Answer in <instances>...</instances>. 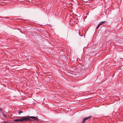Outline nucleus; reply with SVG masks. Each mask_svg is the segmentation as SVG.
Instances as JSON below:
<instances>
[{"label": "nucleus", "instance_id": "obj_4", "mask_svg": "<svg viewBox=\"0 0 123 123\" xmlns=\"http://www.w3.org/2000/svg\"><path fill=\"white\" fill-rule=\"evenodd\" d=\"M14 122H21V118L20 119H16L13 120Z\"/></svg>", "mask_w": 123, "mask_h": 123}, {"label": "nucleus", "instance_id": "obj_1", "mask_svg": "<svg viewBox=\"0 0 123 123\" xmlns=\"http://www.w3.org/2000/svg\"><path fill=\"white\" fill-rule=\"evenodd\" d=\"M29 118H32L37 121L38 120V119L36 117L34 116H28L26 117H23L21 118V122L31 121V119H29Z\"/></svg>", "mask_w": 123, "mask_h": 123}, {"label": "nucleus", "instance_id": "obj_9", "mask_svg": "<svg viewBox=\"0 0 123 123\" xmlns=\"http://www.w3.org/2000/svg\"><path fill=\"white\" fill-rule=\"evenodd\" d=\"M2 111V109L1 108H0V112L1 111Z\"/></svg>", "mask_w": 123, "mask_h": 123}, {"label": "nucleus", "instance_id": "obj_5", "mask_svg": "<svg viewBox=\"0 0 123 123\" xmlns=\"http://www.w3.org/2000/svg\"><path fill=\"white\" fill-rule=\"evenodd\" d=\"M92 117V116H90L88 117H85V118L86 120H87L89 119V118H91Z\"/></svg>", "mask_w": 123, "mask_h": 123}, {"label": "nucleus", "instance_id": "obj_8", "mask_svg": "<svg viewBox=\"0 0 123 123\" xmlns=\"http://www.w3.org/2000/svg\"><path fill=\"white\" fill-rule=\"evenodd\" d=\"M4 123H8V122H6L5 121H4Z\"/></svg>", "mask_w": 123, "mask_h": 123}, {"label": "nucleus", "instance_id": "obj_7", "mask_svg": "<svg viewBox=\"0 0 123 123\" xmlns=\"http://www.w3.org/2000/svg\"><path fill=\"white\" fill-rule=\"evenodd\" d=\"M18 113L20 115L21 113H22L23 112L21 111H18Z\"/></svg>", "mask_w": 123, "mask_h": 123}, {"label": "nucleus", "instance_id": "obj_2", "mask_svg": "<svg viewBox=\"0 0 123 123\" xmlns=\"http://www.w3.org/2000/svg\"><path fill=\"white\" fill-rule=\"evenodd\" d=\"M105 21H102V22H100L98 24V26H97V27H96V29H98L99 27V26L102 25L103 23H105Z\"/></svg>", "mask_w": 123, "mask_h": 123}, {"label": "nucleus", "instance_id": "obj_3", "mask_svg": "<svg viewBox=\"0 0 123 123\" xmlns=\"http://www.w3.org/2000/svg\"><path fill=\"white\" fill-rule=\"evenodd\" d=\"M1 113L4 116L7 117V116L6 114V113L5 111L2 110V111H1Z\"/></svg>", "mask_w": 123, "mask_h": 123}, {"label": "nucleus", "instance_id": "obj_6", "mask_svg": "<svg viewBox=\"0 0 123 123\" xmlns=\"http://www.w3.org/2000/svg\"><path fill=\"white\" fill-rule=\"evenodd\" d=\"M86 120L85 119V118H84L83 119V120L82 121V123H84Z\"/></svg>", "mask_w": 123, "mask_h": 123}]
</instances>
